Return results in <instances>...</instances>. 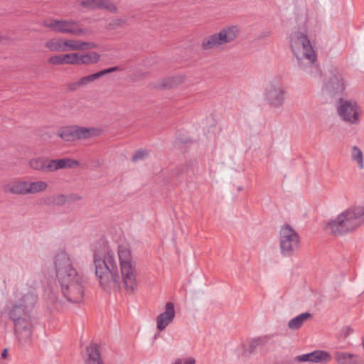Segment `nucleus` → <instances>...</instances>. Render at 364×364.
I'll return each instance as SVG.
<instances>
[{
    "instance_id": "obj_1",
    "label": "nucleus",
    "mask_w": 364,
    "mask_h": 364,
    "mask_svg": "<svg viewBox=\"0 0 364 364\" xmlns=\"http://www.w3.org/2000/svg\"><path fill=\"white\" fill-rule=\"evenodd\" d=\"M117 255L120 275L111 250L105 247L95 253L93 262L96 277L100 287L107 292L119 291L122 284L127 292H133L137 287L136 269L129 245H119Z\"/></svg>"
},
{
    "instance_id": "obj_2",
    "label": "nucleus",
    "mask_w": 364,
    "mask_h": 364,
    "mask_svg": "<svg viewBox=\"0 0 364 364\" xmlns=\"http://www.w3.org/2000/svg\"><path fill=\"white\" fill-rule=\"evenodd\" d=\"M56 279L64 297L71 303L83 301L82 277L73 267L69 255L65 252L58 253L54 258Z\"/></svg>"
},
{
    "instance_id": "obj_3",
    "label": "nucleus",
    "mask_w": 364,
    "mask_h": 364,
    "mask_svg": "<svg viewBox=\"0 0 364 364\" xmlns=\"http://www.w3.org/2000/svg\"><path fill=\"white\" fill-rule=\"evenodd\" d=\"M37 301L33 293L26 294L18 304L14 305L10 316L14 321L15 333L19 341L30 344L32 338V324L28 313Z\"/></svg>"
},
{
    "instance_id": "obj_4",
    "label": "nucleus",
    "mask_w": 364,
    "mask_h": 364,
    "mask_svg": "<svg viewBox=\"0 0 364 364\" xmlns=\"http://www.w3.org/2000/svg\"><path fill=\"white\" fill-rule=\"evenodd\" d=\"M203 134L198 140L193 139L189 132L180 131L173 146L176 148L186 151L187 149L190 150L204 149L208 145L215 143L217 135L221 131V129L217 125V119L215 116L211 114L203 122Z\"/></svg>"
},
{
    "instance_id": "obj_5",
    "label": "nucleus",
    "mask_w": 364,
    "mask_h": 364,
    "mask_svg": "<svg viewBox=\"0 0 364 364\" xmlns=\"http://www.w3.org/2000/svg\"><path fill=\"white\" fill-rule=\"evenodd\" d=\"M364 224V207H350L340 213L336 220L328 223L326 228L335 236L354 231Z\"/></svg>"
},
{
    "instance_id": "obj_6",
    "label": "nucleus",
    "mask_w": 364,
    "mask_h": 364,
    "mask_svg": "<svg viewBox=\"0 0 364 364\" xmlns=\"http://www.w3.org/2000/svg\"><path fill=\"white\" fill-rule=\"evenodd\" d=\"M290 45L299 63L302 60H307L311 65H313L316 61V54L308 38L305 28L291 34Z\"/></svg>"
},
{
    "instance_id": "obj_7",
    "label": "nucleus",
    "mask_w": 364,
    "mask_h": 364,
    "mask_svg": "<svg viewBox=\"0 0 364 364\" xmlns=\"http://www.w3.org/2000/svg\"><path fill=\"white\" fill-rule=\"evenodd\" d=\"M279 243L282 255L291 256L300 247V237L290 225H285L280 230Z\"/></svg>"
},
{
    "instance_id": "obj_8",
    "label": "nucleus",
    "mask_w": 364,
    "mask_h": 364,
    "mask_svg": "<svg viewBox=\"0 0 364 364\" xmlns=\"http://www.w3.org/2000/svg\"><path fill=\"white\" fill-rule=\"evenodd\" d=\"M337 112L343 121L351 124L359 123L362 113L360 107L355 101L343 99H340L337 106Z\"/></svg>"
},
{
    "instance_id": "obj_9",
    "label": "nucleus",
    "mask_w": 364,
    "mask_h": 364,
    "mask_svg": "<svg viewBox=\"0 0 364 364\" xmlns=\"http://www.w3.org/2000/svg\"><path fill=\"white\" fill-rule=\"evenodd\" d=\"M238 33L235 26L222 29L218 33L210 35L203 39L201 47L203 50H210L213 48L233 41Z\"/></svg>"
},
{
    "instance_id": "obj_10",
    "label": "nucleus",
    "mask_w": 364,
    "mask_h": 364,
    "mask_svg": "<svg viewBox=\"0 0 364 364\" xmlns=\"http://www.w3.org/2000/svg\"><path fill=\"white\" fill-rule=\"evenodd\" d=\"M96 130L93 128L69 126L58 130L57 135L65 141H72L76 139H87L95 135Z\"/></svg>"
},
{
    "instance_id": "obj_11",
    "label": "nucleus",
    "mask_w": 364,
    "mask_h": 364,
    "mask_svg": "<svg viewBox=\"0 0 364 364\" xmlns=\"http://www.w3.org/2000/svg\"><path fill=\"white\" fill-rule=\"evenodd\" d=\"M30 166L44 172H51L58 169L74 168L78 165L77 161H30Z\"/></svg>"
},
{
    "instance_id": "obj_12",
    "label": "nucleus",
    "mask_w": 364,
    "mask_h": 364,
    "mask_svg": "<svg viewBox=\"0 0 364 364\" xmlns=\"http://www.w3.org/2000/svg\"><path fill=\"white\" fill-rule=\"evenodd\" d=\"M44 24L46 27L55 32L77 35L82 33L81 28H75L74 27L76 24L75 21L52 19L46 21Z\"/></svg>"
},
{
    "instance_id": "obj_13",
    "label": "nucleus",
    "mask_w": 364,
    "mask_h": 364,
    "mask_svg": "<svg viewBox=\"0 0 364 364\" xmlns=\"http://www.w3.org/2000/svg\"><path fill=\"white\" fill-rule=\"evenodd\" d=\"M175 317V304L168 301L165 304L164 311L156 318V328L159 331L165 330L173 321Z\"/></svg>"
},
{
    "instance_id": "obj_14",
    "label": "nucleus",
    "mask_w": 364,
    "mask_h": 364,
    "mask_svg": "<svg viewBox=\"0 0 364 364\" xmlns=\"http://www.w3.org/2000/svg\"><path fill=\"white\" fill-rule=\"evenodd\" d=\"M332 359L331 354L325 350H317L311 353L303 354L296 358V360L299 362H313V363H329Z\"/></svg>"
},
{
    "instance_id": "obj_15",
    "label": "nucleus",
    "mask_w": 364,
    "mask_h": 364,
    "mask_svg": "<svg viewBox=\"0 0 364 364\" xmlns=\"http://www.w3.org/2000/svg\"><path fill=\"white\" fill-rule=\"evenodd\" d=\"M80 4L85 8L102 9L111 13H115L117 11L116 6L107 0H82Z\"/></svg>"
},
{
    "instance_id": "obj_16",
    "label": "nucleus",
    "mask_w": 364,
    "mask_h": 364,
    "mask_svg": "<svg viewBox=\"0 0 364 364\" xmlns=\"http://www.w3.org/2000/svg\"><path fill=\"white\" fill-rule=\"evenodd\" d=\"M85 363V364H104L98 345L92 343L87 347Z\"/></svg>"
},
{
    "instance_id": "obj_17",
    "label": "nucleus",
    "mask_w": 364,
    "mask_h": 364,
    "mask_svg": "<svg viewBox=\"0 0 364 364\" xmlns=\"http://www.w3.org/2000/svg\"><path fill=\"white\" fill-rule=\"evenodd\" d=\"M335 359L339 364H363V360L358 355L346 352H337Z\"/></svg>"
},
{
    "instance_id": "obj_18",
    "label": "nucleus",
    "mask_w": 364,
    "mask_h": 364,
    "mask_svg": "<svg viewBox=\"0 0 364 364\" xmlns=\"http://www.w3.org/2000/svg\"><path fill=\"white\" fill-rule=\"evenodd\" d=\"M77 53L53 55L50 57L49 63L53 65L71 64L75 65Z\"/></svg>"
},
{
    "instance_id": "obj_19",
    "label": "nucleus",
    "mask_w": 364,
    "mask_h": 364,
    "mask_svg": "<svg viewBox=\"0 0 364 364\" xmlns=\"http://www.w3.org/2000/svg\"><path fill=\"white\" fill-rule=\"evenodd\" d=\"M27 181H16L9 183L6 187V191L16 194L27 193Z\"/></svg>"
},
{
    "instance_id": "obj_20",
    "label": "nucleus",
    "mask_w": 364,
    "mask_h": 364,
    "mask_svg": "<svg viewBox=\"0 0 364 364\" xmlns=\"http://www.w3.org/2000/svg\"><path fill=\"white\" fill-rule=\"evenodd\" d=\"M312 317L310 313L306 312L299 314V316L291 319L288 323V326L290 329L296 330L300 328L305 321Z\"/></svg>"
},
{
    "instance_id": "obj_21",
    "label": "nucleus",
    "mask_w": 364,
    "mask_h": 364,
    "mask_svg": "<svg viewBox=\"0 0 364 364\" xmlns=\"http://www.w3.org/2000/svg\"><path fill=\"white\" fill-rule=\"evenodd\" d=\"M100 58V55L95 52L84 55H79L77 53V62L75 65L95 63L99 60Z\"/></svg>"
},
{
    "instance_id": "obj_22",
    "label": "nucleus",
    "mask_w": 364,
    "mask_h": 364,
    "mask_svg": "<svg viewBox=\"0 0 364 364\" xmlns=\"http://www.w3.org/2000/svg\"><path fill=\"white\" fill-rule=\"evenodd\" d=\"M119 157H124L128 159L129 156L127 155V152L125 150H120L118 151ZM149 151L146 149H140L136 151L134 154L130 156V159H142L144 158L150 157Z\"/></svg>"
},
{
    "instance_id": "obj_23",
    "label": "nucleus",
    "mask_w": 364,
    "mask_h": 364,
    "mask_svg": "<svg viewBox=\"0 0 364 364\" xmlns=\"http://www.w3.org/2000/svg\"><path fill=\"white\" fill-rule=\"evenodd\" d=\"M90 45L89 43L77 41L75 40H66L64 41V48L65 51L67 50H82L85 48L86 46Z\"/></svg>"
},
{
    "instance_id": "obj_24",
    "label": "nucleus",
    "mask_w": 364,
    "mask_h": 364,
    "mask_svg": "<svg viewBox=\"0 0 364 364\" xmlns=\"http://www.w3.org/2000/svg\"><path fill=\"white\" fill-rule=\"evenodd\" d=\"M270 339L271 337L268 336H262L252 339L250 341V350L253 351L259 347L264 346L269 342Z\"/></svg>"
},
{
    "instance_id": "obj_25",
    "label": "nucleus",
    "mask_w": 364,
    "mask_h": 364,
    "mask_svg": "<svg viewBox=\"0 0 364 364\" xmlns=\"http://www.w3.org/2000/svg\"><path fill=\"white\" fill-rule=\"evenodd\" d=\"M27 193H36L44 191L47 184L43 181L28 182Z\"/></svg>"
},
{
    "instance_id": "obj_26",
    "label": "nucleus",
    "mask_w": 364,
    "mask_h": 364,
    "mask_svg": "<svg viewBox=\"0 0 364 364\" xmlns=\"http://www.w3.org/2000/svg\"><path fill=\"white\" fill-rule=\"evenodd\" d=\"M64 41L60 38H53L46 43V47L50 51H65Z\"/></svg>"
},
{
    "instance_id": "obj_27",
    "label": "nucleus",
    "mask_w": 364,
    "mask_h": 364,
    "mask_svg": "<svg viewBox=\"0 0 364 364\" xmlns=\"http://www.w3.org/2000/svg\"><path fill=\"white\" fill-rule=\"evenodd\" d=\"M100 77V74L98 73V72H97L95 73H93V74H91V75L82 77L77 82H76L74 84V85L75 87L86 86L88 84H90V83L92 82L93 81H95V80L99 79Z\"/></svg>"
},
{
    "instance_id": "obj_28",
    "label": "nucleus",
    "mask_w": 364,
    "mask_h": 364,
    "mask_svg": "<svg viewBox=\"0 0 364 364\" xmlns=\"http://www.w3.org/2000/svg\"><path fill=\"white\" fill-rule=\"evenodd\" d=\"M285 100V91L282 88H274V107L282 106Z\"/></svg>"
},
{
    "instance_id": "obj_29",
    "label": "nucleus",
    "mask_w": 364,
    "mask_h": 364,
    "mask_svg": "<svg viewBox=\"0 0 364 364\" xmlns=\"http://www.w3.org/2000/svg\"><path fill=\"white\" fill-rule=\"evenodd\" d=\"M264 100L270 106L273 105V86L269 85L264 93Z\"/></svg>"
},
{
    "instance_id": "obj_30",
    "label": "nucleus",
    "mask_w": 364,
    "mask_h": 364,
    "mask_svg": "<svg viewBox=\"0 0 364 364\" xmlns=\"http://www.w3.org/2000/svg\"><path fill=\"white\" fill-rule=\"evenodd\" d=\"M172 364H196V360L192 357L176 359Z\"/></svg>"
},
{
    "instance_id": "obj_31",
    "label": "nucleus",
    "mask_w": 364,
    "mask_h": 364,
    "mask_svg": "<svg viewBox=\"0 0 364 364\" xmlns=\"http://www.w3.org/2000/svg\"><path fill=\"white\" fill-rule=\"evenodd\" d=\"M351 156L353 159H363V153L361 150L356 146L352 149Z\"/></svg>"
},
{
    "instance_id": "obj_32",
    "label": "nucleus",
    "mask_w": 364,
    "mask_h": 364,
    "mask_svg": "<svg viewBox=\"0 0 364 364\" xmlns=\"http://www.w3.org/2000/svg\"><path fill=\"white\" fill-rule=\"evenodd\" d=\"M117 69H118V68L116 66L111 67V68L100 70L98 72V73L100 74V77H101L105 75L106 74L111 73L116 71Z\"/></svg>"
},
{
    "instance_id": "obj_33",
    "label": "nucleus",
    "mask_w": 364,
    "mask_h": 364,
    "mask_svg": "<svg viewBox=\"0 0 364 364\" xmlns=\"http://www.w3.org/2000/svg\"><path fill=\"white\" fill-rule=\"evenodd\" d=\"M173 80L174 78H169L166 80L163 84L161 85L162 88H170L173 86Z\"/></svg>"
},
{
    "instance_id": "obj_34",
    "label": "nucleus",
    "mask_w": 364,
    "mask_h": 364,
    "mask_svg": "<svg viewBox=\"0 0 364 364\" xmlns=\"http://www.w3.org/2000/svg\"><path fill=\"white\" fill-rule=\"evenodd\" d=\"M66 201V198L64 196H58L54 199V203L57 205H60L65 203Z\"/></svg>"
},
{
    "instance_id": "obj_35",
    "label": "nucleus",
    "mask_w": 364,
    "mask_h": 364,
    "mask_svg": "<svg viewBox=\"0 0 364 364\" xmlns=\"http://www.w3.org/2000/svg\"><path fill=\"white\" fill-rule=\"evenodd\" d=\"M9 356V351L7 348H4L3 351L1 353V358L2 359H7Z\"/></svg>"
},
{
    "instance_id": "obj_36",
    "label": "nucleus",
    "mask_w": 364,
    "mask_h": 364,
    "mask_svg": "<svg viewBox=\"0 0 364 364\" xmlns=\"http://www.w3.org/2000/svg\"><path fill=\"white\" fill-rule=\"evenodd\" d=\"M360 168H363V161H357Z\"/></svg>"
},
{
    "instance_id": "obj_37",
    "label": "nucleus",
    "mask_w": 364,
    "mask_h": 364,
    "mask_svg": "<svg viewBox=\"0 0 364 364\" xmlns=\"http://www.w3.org/2000/svg\"><path fill=\"white\" fill-rule=\"evenodd\" d=\"M123 23H124V21L122 20H118L117 24H122Z\"/></svg>"
},
{
    "instance_id": "obj_38",
    "label": "nucleus",
    "mask_w": 364,
    "mask_h": 364,
    "mask_svg": "<svg viewBox=\"0 0 364 364\" xmlns=\"http://www.w3.org/2000/svg\"><path fill=\"white\" fill-rule=\"evenodd\" d=\"M43 140H46V139H47V137H46V136H43Z\"/></svg>"
},
{
    "instance_id": "obj_39",
    "label": "nucleus",
    "mask_w": 364,
    "mask_h": 364,
    "mask_svg": "<svg viewBox=\"0 0 364 364\" xmlns=\"http://www.w3.org/2000/svg\"><path fill=\"white\" fill-rule=\"evenodd\" d=\"M62 159H66V160H68V159H70V158H63Z\"/></svg>"
},
{
    "instance_id": "obj_40",
    "label": "nucleus",
    "mask_w": 364,
    "mask_h": 364,
    "mask_svg": "<svg viewBox=\"0 0 364 364\" xmlns=\"http://www.w3.org/2000/svg\"><path fill=\"white\" fill-rule=\"evenodd\" d=\"M362 344H363V348H364V340H363V343H362Z\"/></svg>"
}]
</instances>
